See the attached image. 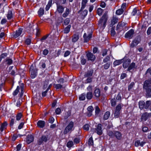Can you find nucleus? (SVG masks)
I'll use <instances>...</instances> for the list:
<instances>
[{"label":"nucleus","instance_id":"obj_35","mask_svg":"<svg viewBox=\"0 0 151 151\" xmlns=\"http://www.w3.org/2000/svg\"><path fill=\"white\" fill-rule=\"evenodd\" d=\"M87 2V0H82L81 3V10L84 9L86 6V4Z\"/></svg>","mask_w":151,"mask_h":151},{"label":"nucleus","instance_id":"obj_22","mask_svg":"<svg viewBox=\"0 0 151 151\" xmlns=\"http://www.w3.org/2000/svg\"><path fill=\"white\" fill-rule=\"evenodd\" d=\"M64 10V7L60 4H57V11L59 13H62Z\"/></svg>","mask_w":151,"mask_h":151},{"label":"nucleus","instance_id":"obj_6","mask_svg":"<svg viewBox=\"0 0 151 151\" xmlns=\"http://www.w3.org/2000/svg\"><path fill=\"white\" fill-rule=\"evenodd\" d=\"M20 89L21 93L20 94H19V96L20 97H22L23 95V90H24V86L23 85H22L20 87L19 86H17V89L15 90L13 93V95L14 96H15L17 95L18 92H19V90Z\"/></svg>","mask_w":151,"mask_h":151},{"label":"nucleus","instance_id":"obj_40","mask_svg":"<svg viewBox=\"0 0 151 151\" xmlns=\"http://www.w3.org/2000/svg\"><path fill=\"white\" fill-rule=\"evenodd\" d=\"M88 144L89 146H92L93 145V140L92 137H91L89 139Z\"/></svg>","mask_w":151,"mask_h":151},{"label":"nucleus","instance_id":"obj_58","mask_svg":"<svg viewBox=\"0 0 151 151\" xmlns=\"http://www.w3.org/2000/svg\"><path fill=\"white\" fill-rule=\"evenodd\" d=\"M88 111L89 112H92L94 110L93 107L92 106H90L87 108Z\"/></svg>","mask_w":151,"mask_h":151},{"label":"nucleus","instance_id":"obj_54","mask_svg":"<svg viewBox=\"0 0 151 151\" xmlns=\"http://www.w3.org/2000/svg\"><path fill=\"white\" fill-rule=\"evenodd\" d=\"M126 3H123L122 5L121 8L120 9L122 10H123V11L124 12V10H125L126 7Z\"/></svg>","mask_w":151,"mask_h":151},{"label":"nucleus","instance_id":"obj_53","mask_svg":"<svg viewBox=\"0 0 151 151\" xmlns=\"http://www.w3.org/2000/svg\"><path fill=\"white\" fill-rule=\"evenodd\" d=\"M22 102V100L20 99H19L16 103V106L17 107H19L21 105Z\"/></svg>","mask_w":151,"mask_h":151},{"label":"nucleus","instance_id":"obj_44","mask_svg":"<svg viewBox=\"0 0 151 151\" xmlns=\"http://www.w3.org/2000/svg\"><path fill=\"white\" fill-rule=\"evenodd\" d=\"M111 105L112 106H114L116 104V99L114 98L111 99Z\"/></svg>","mask_w":151,"mask_h":151},{"label":"nucleus","instance_id":"obj_28","mask_svg":"<svg viewBox=\"0 0 151 151\" xmlns=\"http://www.w3.org/2000/svg\"><path fill=\"white\" fill-rule=\"evenodd\" d=\"M44 13V10L43 8H40L38 11V14L39 17L42 16Z\"/></svg>","mask_w":151,"mask_h":151},{"label":"nucleus","instance_id":"obj_26","mask_svg":"<svg viewBox=\"0 0 151 151\" xmlns=\"http://www.w3.org/2000/svg\"><path fill=\"white\" fill-rule=\"evenodd\" d=\"M94 95L96 97H99L100 95V91L99 89H96L94 91Z\"/></svg>","mask_w":151,"mask_h":151},{"label":"nucleus","instance_id":"obj_30","mask_svg":"<svg viewBox=\"0 0 151 151\" xmlns=\"http://www.w3.org/2000/svg\"><path fill=\"white\" fill-rule=\"evenodd\" d=\"M78 39L79 36L78 35H74L72 37V42H75L78 40Z\"/></svg>","mask_w":151,"mask_h":151},{"label":"nucleus","instance_id":"obj_42","mask_svg":"<svg viewBox=\"0 0 151 151\" xmlns=\"http://www.w3.org/2000/svg\"><path fill=\"white\" fill-rule=\"evenodd\" d=\"M151 101H146V104H145V109H147L148 108L150 105L151 104Z\"/></svg>","mask_w":151,"mask_h":151},{"label":"nucleus","instance_id":"obj_45","mask_svg":"<svg viewBox=\"0 0 151 151\" xmlns=\"http://www.w3.org/2000/svg\"><path fill=\"white\" fill-rule=\"evenodd\" d=\"M110 66V63L109 62H108L104 65L102 66L104 67V68L106 70L109 68Z\"/></svg>","mask_w":151,"mask_h":151},{"label":"nucleus","instance_id":"obj_14","mask_svg":"<svg viewBox=\"0 0 151 151\" xmlns=\"http://www.w3.org/2000/svg\"><path fill=\"white\" fill-rule=\"evenodd\" d=\"M84 38V42H87L90 40L92 37V34L91 33H89L87 34L85 33L83 36Z\"/></svg>","mask_w":151,"mask_h":151},{"label":"nucleus","instance_id":"obj_5","mask_svg":"<svg viewBox=\"0 0 151 151\" xmlns=\"http://www.w3.org/2000/svg\"><path fill=\"white\" fill-rule=\"evenodd\" d=\"M50 139L47 135H42L37 140V144L40 145L44 142H46Z\"/></svg>","mask_w":151,"mask_h":151},{"label":"nucleus","instance_id":"obj_64","mask_svg":"<svg viewBox=\"0 0 151 151\" xmlns=\"http://www.w3.org/2000/svg\"><path fill=\"white\" fill-rule=\"evenodd\" d=\"M54 119L52 117H50L49 119V122L51 123H52L54 122Z\"/></svg>","mask_w":151,"mask_h":151},{"label":"nucleus","instance_id":"obj_2","mask_svg":"<svg viewBox=\"0 0 151 151\" xmlns=\"http://www.w3.org/2000/svg\"><path fill=\"white\" fill-rule=\"evenodd\" d=\"M108 135L111 137H115L117 139L120 140L122 138V134L121 132L116 131L109 130Z\"/></svg>","mask_w":151,"mask_h":151},{"label":"nucleus","instance_id":"obj_56","mask_svg":"<svg viewBox=\"0 0 151 151\" xmlns=\"http://www.w3.org/2000/svg\"><path fill=\"white\" fill-rule=\"evenodd\" d=\"M89 127L88 124H86L83 127V128L85 130L88 131L89 129Z\"/></svg>","mask_w":151,"mask_h":151},{"label":"nucleus","instance_id":"obj_10","mask_svg":"<svg viewBox=\"0 0 151 151\" xmlns=\"http://www.w3.org/2000/svg\"><path fill=\"white\" fill-rule=\"evenodd\" d=\"M151 117V113H147L145 112L143 113L142 115L141 120L142 121H146L148 119V118Z\"/></svg>","mask_w":151,"mask_h":151},{"label":"nucleus","instance_id":"obj_15","mask_svg":"<svg viewBox=\"0 0 151 151\" xmlns=\"http://www.w3.org/2000/svg\"><path fill=\"white\" fill-rule=\"evenodd\" d=\"M136 66L135 63L134 62H132L129 65L127 69V71L131 72V70H134L136 69Z\"/></svg>","mask_w":151,"mask_h":151},{"label":"nucleus","instance_id":"obj_46","mask_svg":"<svg viewBox=\"0 0 151 151\" xmlns=\"http://www.w3.org/2000/svg\"><path fill=\"white\" fill-rule=\"evenodd\" d=\"M110 60V57L109 55L106 56L103 59V61L104 63H106Z\"/></svg>","mask_w":151,"mask_h":151},{"label":"nucleus","instance_id":"obj_63","mask_svg":"<svg viewBox=\"0 0 151 151\" xmlns=\"http://www.w3.org/2000/svg\"><path fill=\"white\" fill-rule=\"evenodd\" d=\"M127 74L125 73H122L121 76L120 78L121 79H122L126 77L127 76Z\"/></svg>","mask_w":151,"mask_h":151},{"label":"nucleus","instance_id":"obj_32","mask_svg":"<svg viewBox=\"0 0 151 151\" xmlns=\"http://www.w3.org/2000/svg\"><path fill=\"white\" fill-rule=\"evenodd\" d=\"M4 61L6 63V64L9 65L12 64L13 63V60L12 59L8 58H6Z\"/></svg>","mask_w":151,"mask_h":151},{"label":"nucleus","instance_id":"obj_27","mask_svg":"<svg viewBox=\"0 0 151 151\" xmlns=\"http://www.w3.org/2000/svg\"><path fill=\"white\" fill-rule=\"evenodd\" d=\"M111 22V23L110 24V26L111 27L113 25L117 22L118 19L115 17H113Z\"/></svg>","mask_w":151,"mask_h":151},{"label":"nucleus","instance_id":"obj_11","mask_svg":"<svg viewBox=\"0 0 151 151\" xmlns=\"http://www.w3.org/2000/svg\"><path fill=\"white\" fill-rule=\"evenodd\" d=\"M140 40L139 37H136L130 44V47H133L136 46L139 42Z\"/></svg>","mask_w":151,"mask_h":151},{"label":"nucleus","instance_id":"obj_38","mask_svg":"<svg viewBox=\"0 0 151 151\" xmlns=\"http://www.w3.org/2000/svg\"><path fill=\"white\" fill-rule=\"evenodd\" d=\"M70 13V10L69 9L67 8L65 12L63 15V16L64 17H66Z\"/></svg>","mask_w":151,"mask_h":151},{"label":"nucleus","instance_id":"obj_49","mask_svg":"<svg viewBox=\"0 0 151 151\" xmlns=\"http://www.w3.org/2000/svg\"><path fill=\"white\" fill-rule=\"evenodd\" d=\"M123 12H124L123 11V10H122L120 9H119L116 10V14L120 15L122 14Z\"/></svg>","mask_w":151,"mask_h":151},{"label":"nucleus","instance_id":"obj_52","mask_svg":"<svg viewBox=\"0 0 151 151\" xmlns=\"http://www.w3.org/2000/svg\"><path fill=\"white\" fill-rule=\"evenodd\" d=\"M134 85V82H131L130 84L128 86V90L129 91H130L131 89L133 88Z\"/></svg>","mask_w":151,"mask_h":151},{"label":"nucleus","instance_id":"obj_1","mask_svg":"<svg viewBox=\"0 0 151 151\" xmlns=\"http://www.w3.org/2000/svg\"><path fill=\"white\" fill-rule=\"evenodd\" d=\"M143 88L145 90L147 93V96L148 97H151V81L149 80L145 81L143 84Z\"/></svg>","mask_w":151,"mask_h":151},{"label":"nucleus","instance_id":"obj_18","mask_svg":"<svg viewBox=\"0 0 151 151\" xmlns=\"http://www.w3.org/2000/svg\"><path fill=\"white\" fill-rule=\"evenodd\" d=\"M93 69H91L86 72L84 75L85 77H93L92 75L93 73Z\"/></svg>","mask_w":151,"mask_h":151},{"label":"nucleus","instance_id":"obj_41","mask_svg":"<svg viewBox=\"0 0 151 151\" xmlns=\"http://www.w3.org/2000/svg\"><path fill=\"white\" fill-rule=\"evenodd\" d=\"M22 114L21 113H18L16 115V120L17 121L19 120L22 116Z\"/></svg>","mask_w":151,"mask_h":151},{"label":"nucleus","instance_id":"obj_62","mask_svg":"<svg viewBox=\"0 0 151 151\" xmlns=\"http://www.w3.org/2000/svg\"><path fill=\"white\" fill-rule=\"evenodd\" d=\"M7 21L6 19L4 18L1 20V23L2 24H3L6 23Z\"/></svg>","mask_w":151,"mask_h":151},{"label":"nucleus","instance_id":"obj_33","mask_svg":"<svg viewBox=\"0 0 151 151\" xmlns=\"http://www.w3.org/2000/svg\"><path fill=\"white\" fill-rule=\"evenodd\" d=\"M86 97L88 99L90 100L93 97V94L92 92L89 91L87 92Z\"/></svg>","mask_w":151,"mask_h":151},{"label":"nucleus","instance_id":"obj_4","mask_svg":"<svg viewBox=\"0 0 151 151\" xmlns=\"http://www.w3.org/2000/svg\"><path fill=\"white\" fill-rule=\"evenodd\" d=\"M123 106V104L120 103L116 106L114 113V116L115 117L118 118L119 116L121 113L120 111L122 107Z\"/></svg>","mask_w":151,"mask_h":151},{"label":"nucleus","instance_id":"obj_36","mask_svg":"<svg viewBox=\"0 0 151 151\" xmlns=\"http://www.w3.org/2000/svg\"><path fill=\"white\" fill-rule=\"evenodd\" d=\"M137 8H135L133 9V11L131 13V14L133 16L135 15L136 14H137L138 15H139L140 13V12L139 11H138V13H137Z\"/></svg>","mask_w":151,"mask_h":151},{"label":"nucleus","instance_id":"obj_16","mask_svg":"<svg viewBox=\"0 0 151 151\" xmlns=\"http://www.w3.org/2000/svg\"><path fill=\"white\" fill-rule=\"evenodd\" d=\"M95 132L99 135H101L102 133V131L101 128V125L99 124L98 125L97 128L95 129Z\"/></svg>","mask_w":151,"mask_h":151},{"label":"nucleus","instance_id":"obj_37","mask_svg":"<svg viewBox=\"0 0 151 151\" xmlns=\"http://www.w3.org/2000/svg\"><path fill=\"white\" fill-rule=\"evenodd\" d=\"M86 78V80H85V83H91L92 81L93 77H85Z\"/></svg>","mask_w":151,"mask_h":151},{"label":"nucleus","instance_id":"obj_7","mask_svg":"<svg viewBox=\"0 0 151 151\" xmlns=\"http://www.w3.org/2000/svg\"><path fill=\"white\" fill-rule=\"evenodd\" d=\"M74 126V123L73 122H70L68 125L65 127L64 132V134H66L69 131L72 130Z\"/></svg>","mask_w":151,"mask_h":151},{"label":"nucleus","instance_id":"obj_17","mask_svg":"<svg viewBox=\"0 0 151 151\" xmlns=\"http://www.w3.org/2000/svg\"><path fill=\"white\" fill-rule=\"evenodd\" d=\"M131 63V60L129 59H127L123 63V66L124 68H128Z\"/></svg>","mask_w":151,"mask_h":151},{"label":"nucleus","instance_id":"obj_9","mask_svg":"<svg viewBox=\"0 0 151 151\" xmlns=\"http://www.w3.org/2000/svg\"><path fill=\"white\" fill-rule=\"evenodd\" d=\"M134 34V30L131 29L127 32L125 35V37L130 39L133 37Z\"/></svg>","mask_w":151,"mask_h":151},{"label":"nucleus","instance_id":"obj_39","mask_svg":"<svg viewBox=\"0 0 151 151\" xmlns=\"http://www.w3.org/2000/svg\"><path fill=\"white\" fill-rule=\"evenodd\" d=\"M103 12V10L101 8H98L97 10V13L99 16L101 15Z\"/></svg>","mask_w":151,"mask_h":151},{"label":"nucleus","instance_id":"obj_21","mask_svg":"<svg viewBox=\"0 0 151 151\" xmlns=\"http://www.w3.org/2000/svg\"><path fill=\"white\" fill-rule=\"evenodd\" d=\"M145 143V142L142 141L141 142L139 140H137L135 142V146L136 147H138L139 146L142 147Z\"/></svg>","mask_w":151,"mask_h":151},{"label":"nucleus","instance_id":"obj_24","mask_svg":"<svg viewBox=\"0 0 151 151\" xmlns=\"http://www.w3.org/2000/svg\"><path fill=\"white\" fill-rule=\"evenodd\" d=\"M45 123L44 121L40 120L37 123L38 127L40 128H43L45 125Z\"/></svg>","mask_w":151,"mask_h":151},{"label":"nucleus","instance_id":"obj_55","mask_svg":"<svg viewBox=\"0 0 151 151\" xmlns=\"http://www.w3.org/2000/svg\"><path fill=\"white\" fill-rule=\"evenodd\" d=\"M88 11L86 10H85L81 13L82 16L83 17H85L87 14Z\"/></svg>","mask_w":151,"mask_h":151},{"label":"nucleus","instance_id":"obj_43","mask_svg":"<svg viewBox=\"0 0 151 151\" xmlns=\"http://www.w3.org/2000/svg\"><path fill=\"white\" fill-rule=\"evenodd\" d=\"M111 35L112 36H114L116 32L115 31L114 27H112L111 30Z\"/></svg>","mask_w":151,"mask_h":151},{"label":"nucleus","instance_id":"obj_25","mask_svg":"<svg viewBox=\"0 0 151 151\" xmlns=\"http://www.w3.org/2000/svg\"><path fill=\"white\" fill-rule=\"evenodd\" d=\"M7 125V123L6 122H5L1 124V132H2L4 130L6 129Z\"/></svg>","mask_w":151,"mask_h":151},{"label":"nucleus","instance_id":"obj_61","mask_svg":"<svg viewBox=\"0 0 151 151\" xmlns=\"http://www.w3.org/2000/svg\"><path fill=\"white\" fill-rule=\"evenodd\" d=\"M73 141L74 143L77 144L80 142V139L79 138H76L74 139Z\"/></svg>","mask_w":151,"mask_h":151},{"label":"nucleus","instance_id":"obj_47","mask_svg":"<svg viewBox=\"0 0 151 151\" xmlns=\"http://www.w3.org/2000/svg\"><path fill=\"white\" fill-rule=\"evenodd\" d=\"M73 145V142L72 141H69L67 144V146L69 148L71 147Z\"/></svg>","mask_w":151,"mask_h":151},{"label":"nucleus","instance_id":"obj_23","mask_svg":"<svg viewBox=\"0 0 151 151\" xmlns=\"http://www.w3.org/2000/svg\"><path fill=\"white\" fill-rule=\"evenodd\" d=\"M139 108L142 110L143 108L145 109V103L143 101H140L139 103Z\"/></svg>","mask_w":151,"mask_h":151},{"label":"nucleus","instance_id":"obj_57","mask_svg":"<svg viewBox=\"0 0 151 151\" xmlns=\"http://www.w3.org/2000/svg\"><path fill=\"white\" fill-rule=\"evenodd\" d=\"M54 87L56 89H59L61 88L62 86L60 84H56L54 85Z\"/></svg>","mask_w":151,"mask_h":151},{"label":"nucleus","instance_id":"obj_59","mask_svg":"<svg viewBox=\"0 0 151 151\" xmlns=\"http://www.w3.org/2000/svg\"><path fill=\"white\" fill-rule=\"evenodd\" d=\"M25 43L27 45H29L31 43V39L29 38H27L26 40L25 41Z\"/></svg>","mask_w":151,"mask_h":151},{"label":"nucleus","instance_id":"obj_34","mask_svg":"<svg viewBox=\"0 0 151 151\" xmlns=\"http://www.w3.org/2000/svg\"><path fill=\"white\" fill-rule=\"evenodd\" d=\"M70 27L71 25H69L66 27L63 30L64 33L65 34L68 33L70 31Z\"/></svg>","mask_w":151,"mask_h":151},{"label":"nucleus","instance_id":"obj_20","mask_svg":"<svg viewBox=\"0 0 151 151\" xmlns=\"http://www.w3.org/2000/svg\"><path fill=\"white\" fill-rule=\"evenodd\" d=\"M6 16L8 19L9 20L12 19L14 17L12 11V10H9Z\"/></svg>","mask_w":151,"mask_h":151},{"label":"nucleus","instance_id":"obj_3","mask_svg":"<svg viewBox=\"0 0 151 151\" xmlns=\"http://www.w3.org/2000/svg\"><path fill=\"white\" fill-rule=\"evenodd\" d=\"M108 15L107 12L105 13L99 22L98 25L100 27H104L108 19Z\"/></svg>","mask_w":151,"mask_h":151},{"label":"nucleus","instance_id":"obj_60","mask_svg":"<svg viewBox=\"0 0 151 151\" xmlns=\"http://www.w3.org/2000/svg\"><path fill=\"white\" fill-rule=\"evenodd\" d=\"M7 54L6 53H4L0 55V56L3 59L4 58L7 56Z\"/></svg>","mask_w":151,"mask_h":151},{"label":"nucleus","instance_id":"obj_8","mask_svg":"<svg viewBox=\"0 0 151 151\" xmlns=\"http://www.w3.org/2000/svg\"><path fill=\"white\" fill-rule=\"evenodd\" d=\"M30 72L31 73V77L32 78H35L37 76V70L36 69L34 68L33 65H31L29 68Z\"/></svg>","mask_w":151,"mask_h":151},{"label":"nucleus","instance_id":"obj_50","mask_svg":"<svg viewBox=\"0 0 151 151\" xmlns=\"http://www.w3.org/2000/svg\"><path fill=\"white\" fill-rule=\"evenodd\" d=\"M100 109L98 106H96L95 107V114H98L100 112Z\"/></svg>","mask_w":151,"mask_h":151},{"label":"nucleus","instance_id":"obj_13","mask_svg":"<svg viewBox=\"0 0 151 151\" xmlns=\"http://www.w3.org/2000/svg\"><path fill=\"white\" fill-rule=\"evenodd\" d=\"M86 56L88 60L93 61L96 59L95 55L91 52H88L87 53Z\"/></svg>","mask_w":151,"mask_h":151},{"label":"nucleus","instance_id":"obj_29","mask_svg":"<svg viewBox=\"0 0 151 151\" xmlns=\"http://www.w3.org/2000/svg\"><path fill=\"white\" fill-rule=\"evenodd\" d=\"M124 61L123 60H115L113 63V64L114 66L119 65L121 64Z\"/></svg>","mask_w":151,"mask_h":151},{"label":"nucleus","instance_id":"obj_48","mask_svg":"<svg viewBox=\"0 0 151 151\" xmlns=\"http://www.w3.org/2000/svg\"><path fill=\"white\" fill-rule=\"evenodd\" d=\"M70 21V20L69 18H67L64 21L63 25H68Z\"/></svg>","mask_w":151,"mask_h":151},{"label":"nucleus","instance_id":"obj_12","mask_svg":"<svg viewBox=\"0 0 151 151\" xmlns=\"http://www.w3.org/2000/svg\"><path fill=\"white\" fill-rule=\"evenodd\" d=\"M23 29L22 28H19L16 32H14L12 36L15 38H16L19 37L22 34Z\"/></svg>","mask_w":151,"mask_h":151},{"label":"nucleus","instance_id":"obj_19","mask_svg":"<svg viewBox=\"0 0 151 151\" xmlns=\"http://www.w3.org/2000/svg\"><path fill=\"white\" fill-rule=\"evenodd\" d=\"M34 140V137L31 135H28L27 137L26 141L28 144L32 142Z\"/></svg>","mask_w":151,"mask_h":151},{"label":"nucleus","instance_id":"obj_51","mask_svg":"<svg viewBox=\"0 0 151 151\" xmlns=\"http://www.w3.org/2000/svg\"><path fill=\"white\" fill-rule=\"evenodd\" d=\"M86 95L84 94H82L79 97V99L81 100H84L85 99Z\"/></svg>","mask_w":151,"mask_h":151},{"label":"nucleus","instance_id":"obj_31","mask_svg":"<svg viewBox=\"0 0 151 151\" xmlns=\"http://www.w3.org/2000/svg\"><path fill=\"white\" fill-rule=\"evenodd\" d=\"M110 115V112L109 111H107L104 114L103 119L104 120H106L109 117Z\"/></svg>","mask_w":151,"mask_h":151}]
</instances>
